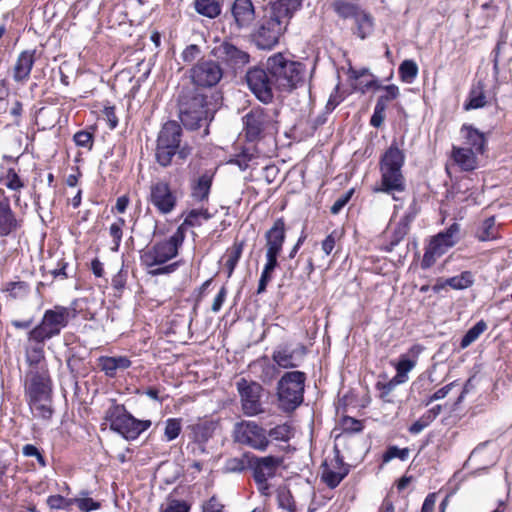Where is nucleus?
<instances>
[{
  "mask_svg": "<svg viewBox=\"0 0 512 512\" xmlns=\"http://www.w3.org/2000/svg\"><path fill=\"white\" fill-rule=\"evenodd\" d=\"M179 117L182 124L196 130L205 127L204 135L209 133L208 125L214 117V109L208 96L197 87L182 88L178 97Z\"/></svg>",
  "mask_w": 512,
  "mask_h": 512,
  "instance_id": "1",
  "label": "nucleus"
},
{
  "mask_svg": "<svg viewBox=\"0 0 512 512\" xmlns=\"http://www.w3.org/2000/svg\"><path fill=\"white\" fill-rule=\"evenodd\" d=\"M404 163V152L392 144L380 158L381 177L374 191L391 195L395 201L402 200L399 194L406 191V179L402 172Z\"/></svg>",
  "mask_w": 512,
  "mask_h": 512,
  "instance_id": "2",
  "label": "nucleus"
},
{
  "mask_svg": "<svg viewBox=\"0 0 512 512\" xmlns=\"http://www.w3.org/2000/svg\"><path fill=\"white\" fill-rule=\"evenodd\" d=\"M266 69L272 76L277 91L291 92L305 82L306 66L282 53L270 56L266 61Z\"/></svg>",
  "mask_w": 512,
  "mask_h": 512,
  "instance_id": "3",
  "label": "nucleus"
},
{
  "mask_svg": "<svg viewBox=\"0 0 512 512\" xmlns=\"http://www.w3.org/2000/svg\"><path fill=\"white\" fill-rule=\"evenodd\" d=\"M182 128L176 121L166 122L157 138L155 157L162 167L171 164L172 158L176 155L180 160H186L193 148L187 143L181 144Z\"/></svg>",
  "mask_w": 512,
  "mask_h": 512,
  "instance_id": "4",
  "label": "nucleus"
},
{
  "mask_svg": "<svg viewBox=\"0 0 512 512\" xmlns=\"http://www.w3.org/2000/svg\"><path fill=\"white\" fill-rule=\"evenodd\" d=\"M76 317L73 308L56 305L44 312L41 322L28 333L30 342H45L61 333L70 319Z\"/></svg>",
  "mask_w": 512,
  "mask_h": 512,
  "instance_id": "5",
  "label": "nucleus"
},
{
  "mask_svg": "<svg viewBox=\"0 0 512 512\" xmlns=\"http://www.w3.org/2000/svg\"><path fill=\"white\" fill-rule=\"evenodd\" d=\"M104 420L109 424L111 430L119 433L127 440L136 439L151 426L150 420L136 419L126 410L124 405L117 404L114 400L105 411Z\"/></svg>",
  "mask_w": 512,
  "mask_h": 512,
  "instance_id": "6",
  "label": "nucleus"
},
{
  "mask_svg": "<svg viewBox=\"0 0 512 512\" xmlns=\"http://www.w3.org/2000/svg\"><path fill=\"white\" fill-rule=\"evenodd\" d=\"M278 110L275 108L256 107L244 117V132L248 141H256L265 135L277 132Z\"/></svg>",
  "mask_w": 512,
  "mask_h": 512,
  "instance_id": "7",
  "label": "nucleus"
},
{
  "mask_svg": "<svg viewBox=\"0 0 512 512\" xmlns=\"http://www.w3.org/2000/svg\"><path fill=\"white\" fill-rule=\"evenodd\" d=\"M306 374L302 371L286 372L277 383L279 407L290 412L300 406L304 399Z\"/></svg>",
  "mask_w": 512,
  "mask_h": 512,
  "instance_id": "8",
  "label": "nucleus"
},
{
  "mask_svg": "<svg viewBox=\"0 0 512 512\" xmlns=\"http://www.w3.org/2000/svg\"><path fill=\"white\" fill-rule=\"evenodd\" d=\"M183 240L184 234L181 232V229L178 228L169 239L157 242L142 251L140 256L141 263L148 268L165 264L167 261L177 256L178 248Z\"/></svg>",
  "mask_w": 512,
  "mask_h": 512,
  "instance_id": "9",
  "label": "nucleus"
},
{
  "mask_svg": "<svg viewBox=\"0 0 512 512\" xmlns=\"http://www.w3.org/2000/svg\"><path fill=\"white\" fill-rule=\"evenodd\" d=\"M460 225L453 223L445 231L438 233L431 238L425 249L421 261V267L428 269L434 265L437 258L441 257L447 250L459 241Z\"/></svg>",
  "mask_w": 512,
  "mask_h": 512,
  "instance_id": "10",
  "label": "nucleus"
},
{
  "mask_svg": "<svg viewBox=\"0 0 512 512\" xmlns=\"http://www.w3.org/2000/svg\"><path fill=\"white\" fill-rule=\"evenodd\" d=\"M288 24L286 20H282L270 12L269 17L264 19L258 29L252 34L255 45L259 49H272L279 42Z\"/></svg>",
  "mask_w": 512,
  "mask_h": 512,
  "instance_id": "11",
  "label": "nucleus"
},
{
  "mask_svg": "<svg viewBox=\"0 0 512 512\" xmlns=\"http://www.w3.org/2000/svg\"><path fill=\"white\" fill-rule=\"evenodd\" d=\"M282 463V457L272 455L264 457L255 456L251 459L250 466L253 471V479L261 495L268 496L270 494L268 480L276 475Z\"/></svg>",
  "mask_w": 512,
  "mask_h": 512,
  "instance_id": "12",
  "label": "nucleus"
},
{
  "mask_svg": "<svg viewBox=\"0 0 512 512\" xmlns=\"http://www.w3.org/2000/svg\"><path fill=\"white\" fill-rule=\"evenodd\" d=\"M234 439L240 444L247 445L259 451H265L270 443L265 429L253 421L236 423Z\"/></svg>",
  "mask_w": 512,
  "mask_h": 512,
  "instance_id": "13",
  "label": "nucleus"
},
{
  "mask_svg": "<svg viewBox=\"0 0 512 512\" xmlns=\"http://www.w3.org/2000/svg\"><path fill=\"white\" fill-rule=\"evenodd\" d=\"M246 83L250 91L263 103H270L274 97L276 86L273 84L269 71L253 67L246 72Z\"/></svg>",
  "mask_w": 512,
  "mask_h": 512,
  "instance_id": "14",
  "label": "nucleus"
},
{
  "mask_svg": "<svg viewBox=\"0 0 512 512\" xmlns=\"http://www.w3.org/2000/svg\"><path fill=\"white\" fill-rule=\"evenodd\" d=\"M236 386L242 411L246 416H255L264 411L260 400L263 388L259 383L241 378Z\"/></svg>",
  "mask_w": 512,
  "mask_h": 512,
  "instance_id": "15",
  "label": "nucleus"
},
{
  "mask_svg": "<svg viewBox=\"0 0 512 512\" xmlns=\"http://www.w3.org/2000/svg\"><path fill=\"white\" fill-rule=\"evenodd\" d=\"M223 77V70L214 60L201 59L190 69V78L194 87H213Z\"/></svg>",
  "mask_w": 512,
  "mask_h": 512,
  "instance_id": "16",
  "label": "nucleus"
},
{
  "mask_svg": "<svg viewBox=\"0 0 512 512\" xmlns=\"http://www.w3.org/2000/svg\"><path fill=\"white\" fill-rule=\"evenodd\" d=\"M25 391L28 399L52 396V382L47 367L28 370L25 380Z\"/></svg>",
  "mask_w": 512,
  "mask_h": 512,
  "instance_id": "17",
  "label": "nucleus"
},
{
  "mask_svg": "<svg viewBox=\"0 0 512 512\" xmlns=\"http://www.w3.org/2000/svg\"><path fill=\"white\" fill-rule=\"evenodd\" d=\"M149 201L161 214H169L176 206L177 197L167 182L157 181L150 186Z\"/></svg>",
  "mask_w": 512,
  "mask_h": 512,
  "instance_id": "18",
  "label": "nucleus"
},
{
  "mask_svg": "<svg viewBox=\"0 0 512 512\" xmlns=\"http://www.w3.org/2000/svg\"><path fill=\"white\" fill-rule=\"evenodd\" d=\"M321 469V480L331 489L336 488L349 473V466L343 462L338 451L333 459L322 464Z\"/></svg>",
  "mask_w": 512,
  "mask_h": 512,
  "instance_id": "19",
  "label": "nucleus"
},
{
  "mask_svg": "<svg viewBox=\"0 0 512 512\" xmlns=\"http://www.w3.org/2000/svg\"><path fill=\"white\" fill-rule=\"evenodd\" d=\"M214 55L232 68H240L248 64L250 55L230 42H223L215 47Z\"/></svg>",
  "mask_w": 512,
  "mask_h": 512,
  "instance_id": "20",
  "label": "nucleus"
},
{
  "mask_svg": "<svg viewBox=\"0 0 512 512\" xmlns=\"http://www.w3.org/2000/svg\"><path fill=\"white\" fill-rule=\"evenodd\" d=\"M23 221L18 219L7 198L0 199V238L16 233Z\"/></svg>",
  "mask_w": 512,
  "mask_h": 512,
  "instance_id": "21",
  "label": "nucleus"
},
{
  "mask_svg": "<svg viewBox=\"0 0 512 512\" xmlns=\"http://www.w3.org/2000/svg\"><path fill=\"white\" fill-rule=\"evenodd\" d=\"M266 252L280 254L286 238V227L283 218H278L272 227L265 232Z\"/></svg>",
  "mask_w": 512,
  "mask_h": 512,
  "instance_id": "22",
  "label": "nucleus"
},
{
  "mask_svg": "<svg viewBox=\"0 0 512 512\" xmlns=\"http://www.w3.org/2000/svg\"><path fill=\"white\" fill-rule=\"evenodd\" d=\"M231 11L239 28L248 27L255 19V8L251 0H235Z\"/></svg>",
  "mask_w": 512,
  "mask_h": 512,
  "instance_id": "23",
  "label": "nucleus"
},
{
  "mask_svg": "<svg viewBox=\"0 0 512 512\" xmlns=\"http://www.w3.org/2000/svg\"><path fill=\"white\" fill-rule=\"evenodd\" d=\"M216 427L217 422L213 420H199L197 423L191 424L187 427L188 436L194 442L203 444L213 436Z\"/></svg>",
  "mask_w": 512,
  "mask_h": 512,
  "instance_id": "24",
  "label": "nucleus"
},
{
  "mask_svg": "<svg viewBox=\"0 0 512 512\" xmlns=\"http://www.w3.org/2000/svg\"><path fill=\"white\" fill-rule=\"evenodd\" d=\"M213 182V174L204 172L191 182V197L196 202H207Z\"/></svg>",
  "mask_w": 512,
  "mask_h": 512,
  "instance_id": "25",
  "label": "nucleus"
},
{
  "mask_svg": "<svg viewBox=\"0 0 512 512\" xmlns=\"http://www.w3.org/2000/svg\"><path fill=\"white\" fill-rule=\"evenodd\" d=\"M35 51H23L17 58L14 65L13 78L16 82H25L29 79L32 67L35 62Z\"/></svg>",
  "mask_w": 512,
  "mask_h": 512,
  "instance_id": "26",
  "label": "nucleus"
},
{
  "mask_svg": "<svg viewBox=\"0 0 512 512\" xmlns=\"http://www.w3.org/2000/svg\"><path fill=\"white\" fill-rule=\"evenodd\" d=\"M98 366L109 377H114L117 370H125L131 366V361L125 356L109 357L101 356Z\"/></svg>",
  "mask_w": 512,
  "mask_h": 512,
  "instance_id": "27",
  "label": "nucleus"
},
{
  "mask_svg": "<svg viewBox=\"0 0 512 512\" xmlns=\"http://www.w3.org/2000/svg\"><path fill=\"white\" fill-rule=\"evenodd\" d=\"M452 158L464 171H472L477 167L476 152L472 148L453 146Z\"/></svg>",
  "mask_w": 512,
  "mask_h": 512,
  "instance_id": "28",
  "label": "nucleus"
},
{
  "mask_svg": "<svg viewBox=\"0 0 512 512\" xmlns=\"http://www.w3.org/2000/svg\"><path fill=\"white\" fill-rule=\"evenodd\" d=\"M302 0H278L272 4L270 12L287 23L293 17L294 13L301 7Z\"/></svg>",
  "mask_w": 512,
  "mask_h": 512,
  "instance_id": "29",
  "label": "nucleus"
},
{
  "mask_svg": "<svg viewBox=\"0 0 512 512\" xmlns=\"http://www.w3.org/2000/svg\"><path fill=\"white\" fill-rule=\"evenodd\" d=\"M474 275L471 271H463L461 274L456 275L454 277L447 278L442 283H437L433 290L438 292L440 289L445 286H449L455 290H463L471 287L474 284Z\"/></svg>",
  "mask_w": 512,
  "mask_h": 512,
  "instance_id": "30",
  "label": "nucleus"
},
{
  "mask_svg": "<svg viewBox=\"0 0 512 512\" xmlns=\"http://www.w3.org/2000/svg\"><path fill=\"white\" fill-rule=\"evenodd\" d=\"M26 362L29 370H37L38 367H47L44 357V342H34V345L26 348Z\"/></svg>",
  "mask_w": 512,
  "mask_h": 512,
  "instance_id": "31",
  "label": "nucleus"
},
{
  "mask_svg": "<svg viewBox=\"0 0 512 512\" xmlns=\"http://www.w3.org/2000/svg\"><path fill=\"white\" fill-rule=\"evenodd\" d=\"M265 256H266V263L264 265L263 271H262L260 279H259V284H258V289H257L258 294H261L266 290L268 283L272 279L273 272H274L275 268L278 266L277 258L279 256V254L272 253V252L271 253L266 252Z\"/></svg>",
  "mask_w": 512,
  "mask_h": 512,
  "instance_id": "32",
  "label": "nucleus"
},
{
  "mask_svg": "<svg viewBox=\"0 0 512 512\" xmlns=\"http://www.w3.org/2000/svg\"><path fill=\"white\" fill-rule=\"evenodd\" d=\"M475 237L481 241H491L499 238V227L494 216L488 217L478 226Z\"/></svg>",
  "mask_w": 512,
  "mask_h": 512,
  "instance_id": "33",
  "label": "nucleus"
},
{
  "mask_svg": "<svg viewBox=\"0 0 512 512\" xmlns=\"http://www.w3.org/2000/svg\"><path fill=\"white\" fill-rule=\"evenodd\" d=\"M366 87H375L383 91V94L378 97L376 105L383 106L384 109H387L388 103L395 100L400 95L399 88L394 84L381 86L376 80H372L366 84Z\"/></svg>",
  "mask_w": 512,
  "mask_h": 512,
  "instance_id": "34",
  "label": "nucleus"
},
{
  "mask_svg": "<svg viewBox=\"0 0 512 512\" xmlns=\"http://www.w3.org/2000/svg\"><path fill=\"white\" fill-rule=\"evenodd\" d=\"M28 403L30 409L32 410L35 417H39L45 420H48L52 417L53 409H52V396L28 399Z\"/></svg>",
  "mask_w": 512,
  "mask_h": 512,
  "instance_id": "35",
  "label": "nucleus"
},
{
  "mask_svg": "<svg viewBox=\"0 0 512 512\" xmlns=\"http://www.w3.org/2000/svg\"><path fill=\"white\" fill-rule=\"evenodd\" d=\"M255 367L260 368L258 377L265 384L272 383L279 374L276 363H271L267 357L258 360Z\"/></svg>",
  "mask_w": 512,
  "mask_h": 512,
  "instance_id": "36",
  "label": "nucleus"
},
{
  "mask_svg": "<svg viewBox=\"0 0 512 512\" xmlns=\"http://www.w3.org/2000/svg\"><path fill=\"white\" fill-rule=\"evenodd\" d=\"M272 359L278 368L289 369L299 366L295 361L294 352L290 351L286 347L276 349L272 354Z\"/></svg>",
  "mask_w": 512,
  "mask_h": 512,
  "instance_id": "37",
  "label": "nucleus"
},
{
  "mask_svg": "<svg viewBox=\"0 0 512 512\" xmlns=\"http://www.w3.org/2000/svg\"><path fill=\"white\" fill-rule=\"evenodd\" d=\"M356 23V34L361 39H365L373 31V18L370 14L361 11L354 18Z\"/></svg>",
  "mask_w": 512,
  "mask_h": 512,
  "instance_id": "38",
  "label": "nucleus"
},
{
  "mask_svg": "<svg viewBox=\"0 0 512 512\" xmlns=\"http://www.w3.org/2000/svg\"><path fill=\"white\" fill-rule=\"evenodd\" d=\"M466 132L467 148H472L474 152L482 154L485 151L486 140L484 134L473 127H464Z\"/></svg>",
  "mask_w": 512,
  "mask_h": 512,
  "instance_id": "39",
  "label": "nucleus"
},
{
  "mask_svg": "<svg viewBox=\"0 0 512 512\" xmlns=\"http://www.w3.org/2000/svg\"><path fill=\"white\" fill-rule=\"evenodd\" d=\"M195 10L208 18H216L221 13V6L216 0H195Z\"/></svg>",
  "mask_w": 512,
  "mask_h": 512,
  "instance_id": "40",
  "label": "nucleus"
},
{
  "mask_svg": "<svg viewBox=\"0 0 512 512\" xmlns=\"http://www.w3.org/2000/svg\"><path fill=\"white\" fill-rule=\"evenodd\" d=\"M332 7L336 14L343 19H354L361 11V8L358 5L346 0H335L332 3Z\"/></svg>",
  "mask_w": 512,
  "mask_h": 512,
  "instance_id": "41",
  "label": "nucleus"
},
{
  "mask_svg": "<svg viewBox=\"0 0 512 512\" xmlns=\"http://www.w3.org/2000/svg\"><path fill=\"white\" fill-rule=\"evenodd\" d=\"M0 184L9 190L19 192L25 184L13 168H9L0 176Z\"/></svg>",
  "mask_w": 512,
  "mask_h": 512,
  "instance_id": "42",
  "label": "nucleus"
},
{
  "mask_svg": "<svg viewBox=\"0 0 512 512\" xmlns=\"http://www.w3.org/2000/svg\"><path fill=\"white\" fill-rule=\"evenodd\" d=\"M486 105V96L482 85L473 87L469 93L468 102L464 105L465 110L479 109Z\"/></svg>",
  "mask_w": 512,
  "mask_h": 512,
  "instance_id": "43",
  "label": "nucleus"
},
{
  "mask_svg": "<svg viewBox=\"0 0 512 512\" xmlns=\"http://www.w3.org/2000/svg\"><path fill=\"white\" fill-rule=\"evenodd\" d=\"M487 329V324L484 320L478 321L473 327H471L466 334L462 337L460 342V347L462 349L467 348L474 341H476L479 336Z\"/></svg>",
  "mask_w": 512,
  "mask_h": 512,
  "instance_id": "44",
  "label": "nucleus"
},
{
  "mask_svg": "<svg viewBox=\"0 0 512 512\" xmlns=\"http://www.w3.org/2000/svg\"><path fill=\"white\" fill-rule=\"evenodd\" d=\"M416 365V361L407 358L405 355L401 356L396 365V375L394 376L398 382L404 383L408 379V372H410Z\"/></svg>",
  "mask_w": 512,
  "mask_h": 512,
  "instance_id": "45",
  "label": "nucleus"
},
{
  "mask_svg": "<svg viewBox=\"0 0 512 512\" xmlns=\"http://www.w3.org/2000/svg\"><path fill=\"white\" fill-rule=\"evenodd\" d=\"M244 248V242H236L232 246L231 250L228 253V259L226 261V268H227V276L230 278L234 272L235 267L237 266V263L239 259L241 258L242 252Z\"/></svg>",
  "mask_w": 512,
  "mask_h": 512,
  "instance_id": "46",
  "label": "nucleus"
},
{
  "mask_svg": "<svg viewBox=\"0 0 512 512\" xmlns=\"http://www.w3.org/2000/svg\"><path fill=\"white\" fill-rule=\"evenodd\" d=\"M418 66L413 60H404L399 66V75L403 82L412 83L417 77Z\"/></svg>",
  "mask_w": 512,
  "mask_h": 512,
  "instance_id": "47",
  "label": "nucleus"
},
{
  "mask_svg": "<svg viewBox=\"0 0 512 512\" xmlns=\"http://www.w3.org/2000/svg\"><path fill=\"white\" fill-rule=\"evenodd\" d=\"M211 217L212 215L207 209H192L187 213L183 225H187L189 227L200 226V219L209 220Z\"/></svg>",
  "mask_w": 512,
  "mask_h": 512,
  "instance_id": "48",
  "label": "nucleus"
},
{
  "mask_svg": "<svg viewBox=\"0 0 512 512\" xmlns=\"http://www.w3.org/2000/svg\"><path fill=\"white\" fill-rule=\"evenodd\" d=\"M277 501L280 508L287 512H296L297 507L294 498L288 489L279 490L277 495Z\"/></svg>",
  "mask_w": 512,
  "mask_h": 512,
  "instance_id": "49",
  "label": "nucleus"
},
{
  "mask_svg": "<svg viewBox=\"0 0 512 512\" xmlns=\"http://www.w3.org/2000/svg\"><path fill=\"white\" fill-rule=\"evenodd\" d=\"M125 226V220L123 218H118L114 223L111 224L109 228L110 236L113 238V251H118L120 242L123 235V227Z\"/></svg>",
  "mask_w": 512,
  "mask_h": 512,
  "instance_id": "50",
  "label": "nucleus"
},
{
  "mask_svg": "<svg viewBox=\"0 0 512 512\" xmlns=\"http://www.w3.org/2000/svg\"><path fill=\"white\" fill-rule=\"evenodd\" d=\"M165 424L166 425H165L164 435H165L166 440L172 441V440L176 439L179 436L181 429H182L181 419L169 418L166 420Z\"/></svg>",
  "mask_w": 512,
  "mask_h": 512,
  "instance_id": "51",
  "label": "nucleus"
},
{
  "mask_svg": "<svg viewBox=\"0 0 512 512\" xmlns=\"http://www.w3.org/2000/svg\"><path fill=\"white\" fill-rule=\"evenodd\" d=\"M409 453V448H398L397 446H390L383 454L382 461L383 463H388L394 458H398L402 461H405L408 459Z\"/></svg>",
  "mask_w": 512,
  "mask_h": 512,
  "instance_id": "52",
  "label": "nucleus"
},
{
  "mask_svg": "<svg viewBox=\"0 0 512 512\" xmlns=\"http://www.w3.org/2000/svg\"><path fill=\"white\" fill-rule=\"evenodd\" d=\"M268 435L274 440L287 442L292 436V430L289 425L282 424L270 429Z\"/></svg>",
  "mask_w": 512,
  "mask_h": 512,
  "instance_id": "53",
  "label": "nucleus"
},
{
  "mask_svg": "<svg viewBox=\"0 0 512 512\" xmlns=\"http://www.w3.org/2000/svg\"><path fill=\"white\" fill-rule=\"evenodd\" d=\"M4 290L9 292L13 298H18L28 293L29 285L24 281L8 282Z\"/></svg>",
  "mask_w": 512,
  "mask_h": 512,
  "instance_id": "54",
  "label": "nucleus"
},
{
  "mask_svg": "<svg viewBox=\"0 0 512 512\" xmlns=\"http://www.w3.org/2000/svg\"><path fill=\"white\" fill-rule=\"evenodd\" d=\"M409 230L410 228L406 226V224H402L400 222L397 223L391 235V240L389 242V251L393 250V248L397 246L405 238Z\"/></svg>",
  "mask_w": 512,
  "mask_h": 512,
  "instance_id": "55",
  "label": "nucleus"
},
{
  "mask_svg": "<svg viewBox=\"0 0 512 512\" xmlns=\"http://www.w3.org/2000/svg\"><path fill=\"white\" fill-rule=\"evenodd\" d=\"M47 504L51 509L69 510L73 505V498L67 499L61 495H51L47 499Z\"/></svg>",
  "mask_w": 512,
  "mask_h": 512,
  "instance_id": "56",
  "label": "nucleus"
},
{
  "mask_svg": "<svg viewBox=\"0 0 512 512\" xmlns=\"http://www.w3.org/2000/svg\"><path fill=\"white\" fill-rule=\"evenodd\" d=\"M344 434L357 433L363 430V424L360 420L352 417H344L342 420Z\"/></svg>",
  "mask_w": 512,
  "mask_h": 512,
  "instance_id": "57",
  "label": "nucleus"
},
{
  "mask_svg": "<svg viewBox=\"0 0 512 512\" xmlns=\"http://www.w3.org/2000/svg\"><path fill=\"white\" fill-rule=\"evenodd\" d=\"M74 141L77 146L90 150L93 146V134L86 130L79 131L74 135Z\"/></svg>",
  "mask_w": 512,
  "mask_h": 512,
  "instance_id": "58",
  "label": "nucleus"
},
{
  "mask_svg": "<svg viewBox=\"0 0 512 512\" xmlns=\"http://www.w3.org/2000/svg\"><path fill=\"white\" fill-rule=\"evenodd\" d=\"M73 504H77L82 512H89L100 508V503L94 501L92 498H73Z\"/></svg>",
  "mask_w": 512,
  "mask_h": 512,
  "instance_id": "59",
  "label": "nucleus"
},
{
  "mask_svg": "<svg viewBox=\"0 0 512 512\" xmlns=\"http://www.w3.org/2000/svg\"><path fill=\"white\" fill-rule=\"evenodd\" d=\"M246 468L245 461L242 458H230L226 461L224 470L229 473H240Z\"/></svg>",
  "mask_w": 512,
  "mask_h": 512,
  "instance_id": "60",
  "label": "nucleus"
},
{
  "mask_svg": "<svg viewBox=\"0 0 512 512\" xmlns=\"http://www.w3.org/2000/svg\"><path fill=\"white\" fill-rule=\"evenodd\" d=\"M353 192H354V190L351 189V190L347 191L346 193L342 194L331 206L330 212L334 215L338 214L344 208V206H346V204L349 202V200L351 199V197L353 195Z\"/></svg>",
  "mask_w": 512,
  "mask_h": 512,
  "instance_id": "61",
  "label": "nucleus"
},
{
  "mask_svg": "<svg viewBox=\"0 0 512 512\" xmlns=\"http://www.w3.org/2000/svg\"><path fill=\"white\" fill-rule=\"evenodd\" d=\"M386 109L383 108V106H377L375 105L374 112L370 119L371 126L375 128H379L382 126L384 119L386 117Z\"/></svg>",
  "mask_w": 512,
  "mask_h": 512,
  "instance_id": "62",
  "label": "nucleus"
},
{
  "mask_svg": "<svg viewBox=\"0 0 512 512\" xmlns=\"http://www.w3.org/2000/svg\"><path fill=\"white\" fill-rule=\"evenodd\" d=\"M190 505L185 501L171 500L163 512H189Z\"/></svg>",
  "mask_w": 512,
  "mask_h": 512,
  "instance_id": "63",
  "label": "nucleus"
},
{
  "mask_svg": "<svg viewBox=\"0 0 512 512\" xmlns=\"http://www.w3.org/2000/svg\"><path fill=\"white\" fill-rule=\"evenodd\" d=\"M203 512H224V505L215 496H212L203 505Z\"/></svg>",
  "mask_w": 512,
  "mask_h": 512,
  "instance_id": "64",
  "label": "nucleus"
}]
</instances>
